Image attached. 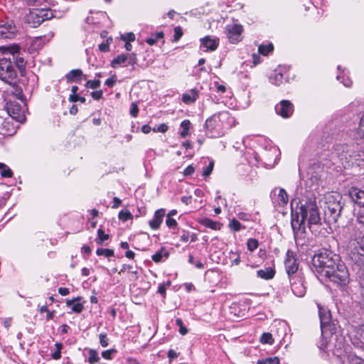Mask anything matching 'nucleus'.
<instances>
[{
    "label": "nucleus",
    "mask_w": 364,
    "mask_h": 364,
    "mask_svg": "<svg viewBox=\"0 0 364 364\" xmlns=\"http://www.w3.org/2000/svg\"><path fill=\"white\" fill-rule=\"evenodd\" d=\"M274 49V46L272 43L268 45H261L258 48V51L260 54L263 55H267L269 53H271Z\"/></svg>",
    "instance_id": "obj_29"
},
{
    "label": "nucleus",
    "mask_w": 364,
    "mask_h": 364,
    "mask_svg": "<svg viewBox=\"0 0 364 364\" xmlns=\"http://www.w3.org/2000/svg\"><path fill=\"white\" fill-rule=\"evenodd\" d=\"M98 239L97 240V242L98 244H102L104 241L109 238V235L105 234L102 229H99L97 230Z\"/></svg>",
    "instance_id": "obj_40"
},
{
    "label": "nucleus",
    "mask_w": 364,
    "mask_h": 364,
    "mask_svg": "<svg viewBox=\"0 0 364 364\" xmlns=\"http://www.w3.org/2000/svg\"><path fill=\"white\" fill-rule=\"evenodd\" d=\"M97 255H105L107 257L114 256V250L110 249L98 248L96 251Z\"/></svg>",
    "instance_id": "obj_33"
},
{
    "label": "nucleus",
    "mask_w": 364,
    "mask_h": 364,
    "mask_svg": "<svg viewBox=\"0 0 364 364\" xmlns=\"http://www.w3.org/2000/svg\"><path fill=\"white\" fill-rule=\"evenodd\" d=\"M80 298L77 297L73 300H68L66 304L68 306L71 307L73 311L75 313H80L83 309V306L80 303H75L76 300H80Z\"/></svg>",
    "instance_id": "obj_26"
},
{
    "label": "nucleus",
    "mask_w": 364,
    "mask_h": 364,
    "mask_svg": "<svg viewBox=\"0 0 364 364\" xmlns=\"http://www.w3.org/2000/svg\"><path fill=\"white\" fill-rule=\"evenodd\" d=\"M164 215H165V210L164 209L161 208V209L157 210L154 213V218L152 220H151L149 223L151 228H152L153 230L158 229L160 227V225L163 221V218Z\"/></svg>",
    "instance_id": "obj_20"
},
{
    "label": "nucleus",
    "mask_w": 364,
    "mask_h": 364,
    "mask_svg": "<svg viewBox=\"0 0 364 364\" xmlns=\"http://www.w3.org/2000/svg\"><path fill=\"white\" fill-rule=\"evenodd\" d=\"M164 36V35L162 31L158 32L156 34L152 35L151 37L147 38L146 42L149 45L152 46V45L155 44L158 41L159 39L163 38Z\"/></svg>",
    "instance_id": "obj_30"
},
{
    "label": "nucleus",
    "mask_w": 364,
    "mask_h": 364,
    "mask_svg": "<svg viewBox=\"0 0 364 364\" xmlns=\"http://www.w3.org/2000/svg\"><path fill=\"white\" fill-rule=\"evenodd\" d=\"M99 49L102 52H108L109 50V44L102 43L99 45Z\"/></svg>",
    "instance_id": "obj_57"
},
{
    "label": "nucleus",
    "mask_w": 364,
    "mask_h": 364,
    "mask_svg": "<svg viewBox=\"0 0 364 364\" xmlns=\"http://www.w3.org/2000/svg\"><path fill=\"white\" fill-rule=\"evenodd\" d=\"M11 60L14 62V66L17 67L18 69L19 70L21 75L25 76L26 74V62L25 61L24 58L22 56L17 55V56H13Z\"/></svg>",
    "instance_id": "obj_21"
},
{
    "label": "nucleus",
    "mask_w": 364,
    "mask_h": 364,
    "mask_svg": "<svg viewBox=\"0 0 364 364\" xmlns=\"http://www.w3.org/2000/svg\"><path fill=\"white\" fill-rule=\"evenodd\" d=\"M8 114L15 120L20 123L26 121L24 111L21 106L17 102H11L7 108Z\"/></svg>",
    "instance_id": "obj_13"
},
{
    "label": "nucleus",
    "mask_w": 364,
    "mask_h": 364,
    "mask_svg": "<svg viewBox=\"0 0 364 364\" xmlns=\"http://www.w3.org/2000/svg\"><path fill=\"white\" fill-rule=\"evenodd\" d=\"M198 97V90L194 88L190 91V93H186L183 95L182 101L185 104H191L195 102Z\"/></svg>",
    "instance_id": "obj_23"
},
{
    "label": "nucleus",
    "mask_w": 364,
    "mask_h": 364,
    "mask_svg": "<svg viewBox=\"0 0 364 364\" xmlns=\"http://www.w3.org/2000/svg\"><path fill=\"white\" fill-rule=\"evenodd\" d=\"M18 31L14 21L6 19L0 21L1 39H13L16 36Z\"/></svg>",
    "instance_id": "obj_11"
},
{
    "label": "nucleus",
    "mask_w": 364,
    "mask_h": 364,
    "mask_svg": "<svg viewBox=\"0 0 364 364\" xmlns=\"http://www.w3.org/2000/svg\"><path fill=\"white\" fill-rule=\"evenodd\" d=\"M305 220L304 216L299 213V208L297 207L295 213H291V221L295 241L297 244H304V239L302 237V235L306 232Z\"/></svg>",
    "instance_id": "obj_7"
},
{
    "label": "nucleus",
    "mask_w": 364,
    "mask_h": 364,
    "mask_svg": "<svg viewBox=\"0 0 364 364\" xmlns=\"http://www.w3.org/2000/svg\"><path fill=\"white\" fill-rule=\"evenodd\" d=\"M100 343L102 347H107L108 346V338L106 333L100 334Z\"/></svg>",
    "instance_id": "obj_49"
},
{
    "label": "nucleus",
    "mask_w": 364,
    "mask_h": 364,
    "mask_svg": "<svg viewBox=\"0 0 364 364\" xmlns=\"http://www.w3.org/2000/svg\"><path fill=\"white\" fill-rule=\"evenodd\" d=\"M348 360L350 364H364V360L355 355H349Z\"/></svg>",
    "instance_id": "obj_43"
},
{
    "label": "nucleus",
    "mask_w": 364,
    "mask_h": 364,
    "mask_svg": "<svg viewBox=\"0 0 364 364\" xmlns=\"http://www.w3.org/2000/svg\"><path fill=\"white\" fill-rule=\"evenodd\" d=\"M350 340L353 346L364 349V325L355 326L353 328Z\"/></svg>",
    "instance_id": "obj_14"
},
{
    "label": "nucleus",
    "mask_w": 364,
    "mask_h": 364,
    "mask_svg": "<svg viewBox=\"0 0 364 364\" xmlns=\"http://www.w3.org/2000/svg\"><path fill=\"white\" fill-rule=\"evenodd\" d=\"M299 208V213L304 216L305 220H308L309 225H317L320 223L321 218L318 213V209L314 202H308L301 204Z\"/></svg>",
    "instance_id": "obj_9"
},
{
    "label": "nucleus",
    "mask_w": 364,
    "mask_h": 364,
    "mask_svg": "<svg viewBox=\"0 0 364 364\" xmlns=\"http://www.w3.org/2000/svg\"><path fill=\"white\" fill-rule=\"evenodd\" d=\"M167 130L168 126L165 124H160L157 128V131L161 133H165Z\"/></svg>",
    "instance_id": "obj_60"
},
{
    "label": "nucleus",
    "mask_w": 364,
    "mask_h": 364,
    "mask_svg": "<svg viewBox=\"0 0 364 364\" xmlns=\"http://www.w3.org/2000/svg\"><path fill=\"white\" fill-rule=\"evenodd\" d=\"M242 31L243 28L241 25L232 24L226 26L227 37L231 43H236L240 41Z\"/></svg>",
    "instance_id": "obj_15"
},
{
    "label": "nucleus",
    "mask_w": 364,
    "mask_h": 364,
    "mask_svg": "<svg viewBox=\"0 0 364 364\" xmlns=\"http://www.w3.org/2000/svg\"><path fill=\"white\" fill-rule=\"evenodd\" d=\"M119 218L124 222L132 218V215L129 211L121 210L119 213Z\"/></svg>",
    "instance_id": "obj_41"
},
{
    "label": "nucleus",
    "mask_w": 364,
    "mask_h": 364,
    "mask_svg": "<svg viewBox=\"0 0 364 364\" xmlns=\"http://www.w3.org/2000/svg\"><path fill=\"white\" fill-rule=\"evenodd\" d=\"M164 251V250L162 249L161 251H159L157 252L156 253H155L153 256H152V259L155 262H159L161 259H162V257H163V255H162V252Z\"/></svg>",
    "instance_id": "obj_53"
},
{
    "label": "nucleus",
    "mask_w": 364,
    "mask_h": 364,
    "mask_svg": "<svg viewBox=\"0 0 364 364\" xmlns=\"http://www.w3.org/2000/svg\"><path fill=\"white\" fill-rule=\"evenodd\" d=\"M16 76L17 73L11 58L10 57L1 58L0 79L9 85H16Z\"/></svg>",
    "instance_id": "obj_4"
},
{
    "label": "nucleus",
    "mask_w": 364,
    "mask_h": 364,
    "mask_svg": "<svg viewBox=\"0 0 364 364\" xmlns=\"http://www.w3.org/2000/svg\"><path fill=\"white\" fill-rule=\"evenodd\" d=\"M56 351L53 353L52 358L54 360H58L61 357V350L63 348V344L61 343H56L55 344Z\"/></svg>",
    "instance_id": "obj_36"
},
{
    "label": "nucleus",
    "mask_w": 364,
    "mask_h": 364,
    "mask_svg": "<svg viewBox=\"0 0 364 364\" xmlns=\"http://www.w3.org/2000/svg\"><path fill=\"white\" fill-rule=\"evenodd\" d=\"M279 200L283 204H287L288 203L289 198L287 193L284 189L281 188L278 195Z\"/></svg>",
    "instance_id": "obj_37"
},
{
    "label": "nucleus",
    "mask_w": 364,
    "mask_h": 364,
    "mask_svg": "<svg viewBox=\"0 0 364 364\" xmlns=\"http://www.w3.org/2000/svg\"><path fill=\"white\" fill-rule=\"evenodd\" d=\"M194 167L192 165H189L184 171V176H191L194 172Z\"/></svg>",
    "instance_id": "obj_56"
},
{
    "label": "nucleus",
    "mask_w": 364,
    "mask_h": 364,
    "mask_svg": "<svg viewBox=\"0 0 364 364\" xmlns=\"http://www.w3.org/2000/svg\"><path fill=\"white\" fill-rule=\"evenodd\" d=\"M341 261L338 255L326 248L318 250L312 258L314 267L321 276L326 272H329Z\"/></svg>",
    "instance_id": "obj_1"
},
{
    "label": "nucleus",
    "mask_w": 364,
    "mask_h": 364,
    "mask_svg": "<svg viewBox=\"0 0 364 364\" xmlns=\"http://www.w3.org/2000/svg\"><path fill=\"white\" fill-rule=\"evenodd\" d=\"M79 99V95L77 94H72L69 97V101L71 102H77Z\"/></svg>",
    "instance_id": "obj_64"
},
{
    "label": "nucleus",
    "mask_w": 364,
    "mask_h": 364,
    "mask_svg": "<svg viewBox=\"0 0 364 364\" xmlns=\"http://www.w3.org/2000/svg\"><path fill=\"white\" fill-rule=\"evenodd\" d=\"M116 81H117V77L115 75H114L112 77H111L110 78L107 79L105 81V85H107L108 87H112L114 86V85L115 84Z\"/></svg>",
    "instance_id": "obj_54"
},
{
    "label": "nucleus",
    "mask_w": 364,
    "mask_h": 364,
    "mask_svg": "<svg viewBox=\"0 0 364 364\" xmlns=\"http://www.w3.org/2000/svg\"><path fill=\"white\" fill-rule=\"evenodd\" d=\"M0 174L2 177L10 178L12 176V171L3 163H0Z\"/></svg>",
    "instance_id": "obj_28"
},
{
    "label": "nucleus",
    "mask_w": 364,
    "mask_h": 364,
    "mask_svg": "<svg viewBox=\"0 0 364 364\" xmlns=\"http://www.w3.org/2000/svg\"><path fill=\"white\" fill-rule=\"evenodd\" d=\"M8 50L11 55V57L15 56V54L19 53L20 47L18 45H13L8 48Z\"/></svg>",
    "instance_id": "obj_48"
},
{
    "label": "nucleus",
    "mask_w": 364,
    "mask_h": 364,
    "mask_svg": "<svg viewBox=\"0 0 364 364\" xmlns=\"http://www.w3.org/2000/svg\"><path fill=\"white\" fill-rule=\"evenodd\" d=\"M260 342L262 343L272 344L274 339L270 333H264L260 337Z\"/></svg>",
    "instance_id": "obj_32"
},
{
    "label": "nucleus",
    "mask_w": 364,
    "mask_h": 364,
    "mask_svg": "<svg viewBox=\"0 0 364 364\" xmlns=\"http://www.w3.org/2000/svg\"><path fill=\"white\" fill-rule=\"evenodd\" d=\"M327 205L325 208V218L329 223H336L341 216L343 205L338 200H335L326 203Z\"/></svg>",
    "instance_id": "obj_10"
},
{
    "label": "nucleus",
    "mask_w": 364,
    "mask_h": 364,
    "mask_svg": "<svg viewBox=\"0 0 364 364\" xmlns=\"http://www.w3.org/2000/svg\"><path fill=\"white\" fill-rule=\"evenodd\" d=\"M89 363L90 364H94L99 361L100 358L98 356L97 352L95 350L91 349L89 351Z\"/></svg>",
    "instance_id": "obj_35"
},
{
    "label": "nucleus",
    "mask_w": 364,
    "mask_h": 364,
    "mask_svg": "<svg viewBox=\"0 0 364 364\" xmlns=\"http://www.w3.org/2000/svg\"><path fill=\"white\" fill-rule=\"evenodd\" d=\"M53 17V14L50 9H34L30 10L26 16V21L28 24L33 28H37L44 21L50 19Z\"/></svg>",
    "instance_id": "obj_5"
},
{
    "label": "nucleus",
    "mask_w": 364,
    "mask_h": 364,
    "mask_svg": "<svg viewBox=\"0 0 364 364\" xmlns=\"http://www.w3.org/2000/svg\"><path fill=\"white\" fill-rule=\"evenodd\" d=\"M122 39L126 41L127 39L130 41H134L135 40V35L133 33H129L127 34V38H126L124 36H122Z\"/></svg>",
    "instance_id": "obj_62"
},
{
    "label": "nucleus",
    "mask_w": 364,
    "mask_h": 364,
    "mask_svg": "<svg viewBox=\"0 0 364 364\" xmlns=\"http://www.w3.org/2000/svg\"><path fill=\"white\" fill-rule=\"evenodd\" d=\"M190 125H191V122L188 119H186V120H183L181 124V127L183 128V129L184 130H189L190 129Z\"/></svg>",
    "instance_id": "obj_58"
},
{
    "label": "nucleus",
    "mask_w": 364,
    "mask_h": 364,
    "mask_svg": "<svg viewBox=\"0 0 364 364\" xmlns=\"http://www.w3.org/2000/svg\"><path fill=\"white\" fill-rule=\"evenodd\" d=\"M319 318L322 336L326 337L336 335L338 330V324L331 320L330 311L320 309Z\"/></svg>",
    "instance_id": "obj_8"
},
{
    "label": "nucleus",
    "mask_w": 364,
    "mask_h": 364,
    "mask_svg": "<svg viewBox=\"0 0 364 364\" xmlns=\"http://www.w3.org/2000/svg\"><path fill=\"white\" fill-rule=\"evenodd\" d=\"M228 116L229 113L228 112H223L209 117L205 123L207 134L210 137H216L220 135L223 129V126L220 123L221 119L228 118Z\"/></svg>",
    "instance_id": "obj_6"
},
{
    "label": "nucleus",
    "mask_w": 364,
    "mask_h": 364,
    "mask_svg": "<svg viewBox=\"0 0 364 364\" xmlns=\"http://www.w3.org/2000/svg\"><path fill=\"white\" fill-rule=\"evenodd\" d=\"M358 134L364 138V114L362 116L358 128Z\"/></svg>",
    "instance_id": "obj_46"
},
{
    "label": "nucleus",
    "mask_w": 364,
    "mask_h": 364,
    "mask_svg": "<svg viewBox=\"0 0 364 364\" xmlns=\"http://www.w3.org/2000/svg\"><path fill=\"white\" fill-rule=\"evenodd\" d=\"M139 112V109L137 105L135 103L132 104V107L130 109V114L133 117H136Z\"/></svg>",
    "instance_id": "obj_55"
},
{
    "label": "nucleus",
    "mask_w": 364,
    "mask_h": 364,
    "mask_svg": "<svg viewBox=\"0 0 364 364\" xmlns=\"http://www.w3.org/2000/svg\"><path fill=\"white\" fill-rule=\"evenodd\" d=\"M291 291L296 296H303L306 293V287L304 286L302 279L299 276H295L294 279H289Z\"/></svg>",
    "instance_id": "obj_17"
},
{
    "label": "nucleus",
    "mask_w": 364,
    "mask_h": 364,
    "mask_svg": "<svg viewBox=\"0 0 364 364\" xmlns=\"http://www.w3.org/2000/svg\"><path fill=\"white\" fill-rule=\"evenodd\" d=\"M257 364H279V359L278 357L266 358L258 360Z\"/></svg>",
    "instance_id": "obj_31"
},
{
    "label": "nucleus",
    "mask_w": 364,
    "mask_h": 364,
    "mask_svg": "<svg viewBox=\"0 0 364 364\" xmlns=\"http://www.w3.org/2000/svg\"><path fill=\"white\" fill-rule=\"evenodd\" d=\"M176 323L178 326H179V332L181 335H186L188 333V329L183 325V321L181 318L176 319Z\"/></svg>",
    "instance_id": "obj_44"
},
{
    "label": "nucleus",
    "mask_w": 364,
    "mask_h": 364,
    "mask_svg": "<svg viewBox=\"0 0 364 364\" xmlns=\"http://www.w3.org/2000/svg\"><path fill=\"white\" fill-rule=\"evenodd\" d=\"M336 343L335 348H336L337 353H341L344 348V338L342 336L338 337L336 336Z\"/></svg>",
    "instance_id": "obj_34"
},
{
    "label": "nucleus",
    "mask_w": 364,
    "mask_h": 364,
    "mask_svg": "<svg viewBox=\"0 0 364 364\" xmlns=\"http://www.w3.org/2000/svg\"><path fill=\"white\" fill-rule=\"evenodd\" d=\"M168 357L170 360H173L178 357V354L176 353V352L175 350L170 349L168 351Z\"/></svg>",
    "instance_id": "obj_59"
},
{
    "label": "nucleus",
    "mask_w": 364,
    "mask_h": 364,
    "mask_svg": "<svg viewBox=\"0 0 364 364\" xmlns=\"http://www.w3.org/2000/svg\"><path fill=\"white\" fill-rule=\"evenodd\" d=\"M201 44L207 48V50L213 51L217 49L219 44V38L207 36L200 40Z\"/></svg>",
    "instance_id": "obj_19"
},
{
    "label": "nucleus",
    "mask_w": 364,
    "mask_h": 364,
    "mask_svg": "<svg viewBox=\"0 0 364 364\" xmlns=\"http://www.w3.org/2000/svg\"><path fill=\"white\" fill-rule=\"evenodd\" d=\"M116 350H114V349H111V350H105L102 352V356L105 358V359H111L112 358V355L115 353Z\"/></svg>",
    "instance_id": "obj_51"
},
{
    "label": "nucleus",
    "mask_w": 364,
    "mask_h": 364,
    "mask_svg": "<svg viewBox=\"0 0 364 364\" xmlns=\"http://www.w3.org/2000/svg\"><path fill=\"white\" fill-rule=\"evenodd\" d=\"M351 200L360 207H364V190L356 187H351L348 190Z\"/></svg>",
    "instance_id": "obj_18"
},
{
    "label": "nucleus",
    "mask_w": 364,
    "mask_h": 364,
    "mask_svg": "<svg viewBox=\"0 0 364 364\" xmlns=\"http://www.w3.org/2000/svg\"><path fill=\"white\" fill-rule=\"evenodd\" d=\"M128 60V55L121 54L117 58H114L111 63L112 68H116L117 65L124 63Z\"/></svg>",
    "instance_id": "obj_27"
},
{
    "label": "nucleus",
    "mask_w": 364,
    "mask_h": 364,
    "mask_svg": "<svg viewBox=\"0 0 364 364\" xmlns=\"http://www.w3.org/2000/svg\"><path fill=\"white\" fill-rule=\"evenodd\" d=\"M200 223L206 228H209L215 230H220L221 228V224L220 223L213 221V220L207 218L201 219L200 220Z\"/></svg>",
    "instance_id": "obj_25"
},
{
    "label": "nucleus",
    "mask_w": 364,
    "mask_h": 364,
    "mask_svg": "<svg viewBox=\"0 0 364 364\" xmlns=\"http://www.w3.org/2000/svg\"><path fill=\"white\" fill-rule=\"evenodd\" d=\"M275 110L282 117L288 118L293 113V105L289 100H282L279 105L275 107Z\"/></svg>",
    "instance_id": "obj_16"
},
{
    "label": "nucleus",
    "mask_w": 364,
    "mask_h": 364,
    "mask_svg": "<svg viewBox=\"0 0 364 364\" xmlns=\"http://www.w3.org/2000/svg\"><path fill=\"white\" fill-rule=\"evenodd\" d=\"M158 293H159L160 294L164 296L165 294H166V287H165V284H161L159 285V289H158Z\"/></svg>",
    "instance_id": "obj_63"
},
{
    "label": "nucleus",
    "mask_w": 364,
    "mask_h": 364,
    "mask_svg": "<svg viewBox=\"0 0 364 364\" xmlns=\"http://www.w3.org/2000/svg\"><path fill=\"white\" fill-rule=\"evenodd\" d=\"M91 95L93 99L96 100H99L102 97L103 92L102 90H97L91 92Z\"/></svg>",
    "instance_id": "obj_52"
},
{
    "label": "nucleus",
    "mask_w": 364,
    "mask_h": 364,
    "mask_svg": "<svg viewBox=\"0 0 364 364\" xmlns=\"http://www.w3.org/2000/svg\"><path fill=\"white\" fill-rule=\"evenodd\" d=\"M166 224L168 228H176L178 223L175 219H173L170 217H166Z\"/></svg>",
    "instance_id": "obj_50"
},
{
    "label": "nucleus",
    "mask_w": 364,
    "mask_h": 364,
    "mask_svg": "<svg viewBox=\"0 0 364 364\" xmlns=\"http://www.w3.org/2000/svg\"><path fill=\"white\" fill-rule=\"evenodd\" d=\"M83 76L82 71L80 69H74L65 75V79L68 82H80Z\"/></svg>",
    "instance_id": "obj_22"
},
{
    "label": "nucleus",
    "mask_w": 364,
    "mask_h": 364,
    "mask_svg": "<svg viewBox=\"0 0 364 364\" xmlns=\"http://www.w3.org/2000/svg\"><path fill=\"white\" fill-rule=\"evenodd\" d=\"M257 274L259 277L264 279H272L275 274V271L271 268L267 267L264 269H259L257 272Z\"/></svg>",
    "instance_id": "obj_24"
},
{
    "label": "nucleus",
    "mask_w": 364,
    "mask_h": 364,
    "mask_svg": "<svg viewBox=\"0 0 364 364\" xmlns=\"http://www.w3.org/2000/svg\"><path fill=\"white\" fill-rule=\"evenodd\" d=\"M213 166H214V163H213V161H211L209 164V165L204 168V170L203 171V176L205 177L210 176L213 171Z\"/></svg>",
    "instance_id": "obj_47"
},
{
    "label": "nucleus",
    "mask_w": 364,
    "mask_h": 364,
    "mask_svg": "<svg viewBox=\"0 0 364 364\" xmlns=\"http://www.w3.org/2000/svg\"><path fill=\"white\" fill-rule=\"evenodd\" d=\"M285 268L289 279H294L299 263L294 252L291 250L287 252V258L284 261Z\"/></svg>",
    "instance_id": "obj_12"
},
{
    "label": "nucleus",
    "mask_w": 364,
    "mask_h": 364,
    "mask_svg": "<svg viewBox=\"0 0 364 364\" xmlns=\"http://www.w3.org/2000/svg\"><path fill=\"white\" fill-rule=\"evenodd\" d=\"M101 82L100 80H90L87 81L85 84V87L88 88H92L93 90H95L98 88L100 86Z\"/></svg>",
    "instance_id": "obj_38"
},
{
    "label": "nucleus",
    "mask_w": 364,
    "mask_h": 364,
    "mask_svg": "<svg viewBox=\"0 0 364 364\" xmlns=\"http://www.w3.org/2000/svg\"><path fill=\"white\" fill-rule=\"evenodd\" d=\"M183 36V31L180 26H176L174 28V36L173 41L177 42Z\"/></svg>",
    "instance_id": "obj_45"
},
{
    "label": "nucleus",
    "mask_w": 364,
    "mask_h": 364,
    "mask_svg": "<svg viewBox=\"0 0 364 364\" xmlns=\"http://www.w3.org/2000/svg\"><path fill=\"white\" fill-rule=\"evenodd\" d=\"M247 249L252 252L258 247V241L256 239L250 238L247 240Z\"/></svg>",
    "instance_id": "obj_39"
},
{
    "label": "nucleus",
    "mask_w": 364,
    "mask_h": 364,
    "mask_svg": "<svg viewBox=\"0 0 364 364\" xmlns=\"http://www.w3.org/2000/svg\"><path fill=\"white\" fill-rule=\"evenodd\" d=\"M229 227L234 231H239L242 228L240 223L236 219H232L230 222Z\"/></svg>",
    "instance_id": "obj_42"
},
{
    "label": "nucleus",
    "mask_w": 364,
    "mask_h": 364,
    "mask_svg": "<svg viewBox=\"0 0 364 364\" xmlns=\"http://www.w3.org/2000/svg\"><path fill=\"white\" fill-rule=\"evenodd\" d=\"M58 292L62 296H66V295H68L70 293L69 289L68 288H65V287H60V288H59L58 289Z\"/></svg>",
    "instance_id": "obj_61"
},
{
    "label": "nucleus",
    "mask_w": 364,
    "mask_h": 364,
    "mask_svg": "<svg viewBox=\"0 0 364 364\" xmlns=\"http://www.w3.org/2000/svg\"><path fill=\"white\" fill-rule=\"evenodd\" d=\"M355 218L351 235L358 245L356 247L358 253L364 256V210H360L355 215Z\"/></svg>",
    "instance_id": "obj_2"
},
{
    "label": "nucleus",
    "mask_w": 364,
    "mask_h": 364,
    "mask_svg": "<svg viewBox=\"0 0 364 364\" xmlns=\"http://www.w3.org/2000/svg\"><path fill=\"white\" fill-rule=\"evenodd\" d=\"M331 282L340 286H345L350 281L348 270L343 262L338 263L329 272H326L323 275Z\"/></svg>",
    "instance_id": "obj_3"
}]
</instances>
